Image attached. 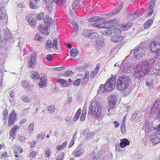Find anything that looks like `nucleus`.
<instances>
[{
  "label": "nucleus",
  "instance_id": "nucleus-47",
  "mask_svg": "<svg viewBox=\"0 0 160 160\" xmlns=\"http://www.w3.org/2000/svg\"><path fill=\"white\" fill-rule=\"evenodd\" d=\"M35 39L36 40H38L40 41H41L43 39V38L41 37V35L39 34H37L35 37Z\"/></svg>",
  "mask_w": 160,
  "mask_h": 160
},
{
  "label": "nucleus",
  "instance_id": "nucleus-9",
  "mask_svg": "<svg viewBox=\"0 0 160 160\" xmlns=\"http://www.w3.org/2000/svg\"><path fill=\"white\" fill-rule=\"evenodd\" d=\"M154 128V130L153 131L151 136V141L154 144H157L160 142V133H159L157 130L155 129ZM157 128V127L156 128Z\"/></svg>",
  "mask_w": 160,
  "mask_h": 160
},
{
  "label": "nucleus",
  "instance_id": "nucleus-22",
  "mask_svg": "<svg viewBox=\"0 0 160 160\" xmlns=\"http://www.w3.org/2000/svg\"><path fill=\"white\" fill-rule=\"evenodd\" d=\"M70 56L73 58L75 57L78 53V50L76 48H72L70 51Z\"/></svg>",
  "mask_w": 160,
  "mask_h": 160
},
{
  "label": "nucleus",
  "instance_id": "nucleus-5",
  "mask_svg": "<svg viewBox=\"0 0 160 160\" xmlns=\"http://www.w3.org/2000/svg\"><path fill=\"white\" fill-rule=\"evenodd\" d=\"M150 51L152 53L155 54V58H157L160 55V43L156 41H152L149 46Z\"/></svg>",
  "mask_w": 160,
  "mask_h": 160
},
{
  "label": "nucleus",
  "instance_id": "nucleus-6",
  "mask_svg": "<svg viewBox=\"0 0 160 160\" xmlns=\"http://www.w3.org/2000/svg\"><path fill=\"white\" fill-rule=\"evenodd\" d=\"M128 57V56L126 57L123 62L121 64L122 68H121V69L122 71L123 72L129 73L130 72V69L135 68L134 67H133L131 65V63H130L129 60L127 61Z\"/></svg>",
  "mask_w": 160,
  "mask_h": 160
},
{
  "label": "nucleus",
  "instance_id": "nucleus-39",
  "mask_svg": "<svg viewBox=\"0 0 160 160\" xmlns=\"http://www.w3.org/2000/svg\"><path fill=\"white\" fill-rule=\"evenodd\" d=\"M34 124L33 123L30 124L28 128V133H29L30 134L32 133L33 131V128Z\"/></svg>",
  "mask_w": 160,
  "mask_h": 160
},
{
  "label": "nucleus",
  "instance_id": "nucleus-13",
  "mask_svg": "<svg viewBox=\"0 0 160 160\" xmlns=\"http://www.w3.org/2000/svg\"><path fill=\"white\" fill-rule=\"evenodd\" d=\"M104 38L103 37L98 38L95 42V47L97 49H100L103 46V44L104 42Z\"/></svg>",
  "mask_w": 160,
  "mask_h": 160
},
{
  "label": "nucleus",
  "instance_id": "nucleus-29",
  "mask_svg": "<svg viewBox=\"0 0 160 160\" xmlns=\"http://www.w3.org/2000/svg\"><path fill=\"white\" fill-rule=\"evenodd\" d=\"M31 78L32 79H37L39 78V75L38 73L36 72H32L31 73Z\"/></svg>",
  "mask_w": 160,
  "mask_h": 160
},
{
  "label": "nucleus",
  "instance_id": "nucleus-52",
  "mask_svg": "<svg viewBox=\"0 0 160 160\" xmlns=\"http://www.w3.org/2000/svg\"><path fill=\"white\" fill-rule=\"evenodd\" d=\"M98 34L96 32H91L90 34V37L92 38H94V37H98Z\"/></svg>",
  "mask_w": 160,
  "mask_h": 160
},
{
  "label": "nucleus",
  "instance_id": "nucleus-17",
  "mask_svg": "<svg viewBox=\"0 0 160 160\" xmlns=\"http://www.w3.org/2000/svg\"><path fill=\"white\" fill-rule=\"evenodd\" d=\"M121 142L119 145L120 147L122 148H124L127 145L129 144V141L127 139L124 138L121 139Z\"/></svg>",
  "mask_w": 160,
  "mask_h": 160
},
{
  "label": "nucleus",
  "instance_id": "nucleus-41",
  "mask_svg": "<svg viewBox=\"0 0 160 160\" xmlns=\"http://www.w3.org/2000/svg\"><path fill=\"white\" fill-rule=\"evenodd\" d=\"M58 39L55 38L53 40L52 46L54 49H56L57 48V43Z\"/></svg>",
  "mask_w": 160,
  "mask_h": 160
},
{
  "label": "nucleus",
  "instance_id": "nucleus-25",
  "mask_svg": "<svg viewBox=\"0 0 160 160\" xmlns=\"http://www.w3.org/2000/svg\"><path fill=\"white\" fill-rule=\"evenodd\" d=\"M132 25V22H129L126 25L122 24L121 25L122 30L126 31L129 29Z\"/></svg>",
  "mask_w": 160,
  "mask_h": 160
},
{
  "label": "nucleus",
  "instance_id": "nucleus-2",
  "mask_svg": "<svg viewBox=\"0 0 160 160\" xmlns=\"http://www.w3.org/2000/svg\"><path fill=\"white\" fill-rule=\"evenodd\" d=\"M131 82L132 80L128 76L123 75L118 78L116 85L118 89L123 90L127 88Z\"/></svg>",
  "mask_w": 160,
  "mask_h": 160
},
{
  "label": "nucleus",
  "instance_id": "nucleus-31",
  "mask_svg": "<svg viewBox=\"0 0 160 160\" xmlns=\"http://www.w3.org/2000/svg\"><path fill=\"white\" fill-rule=\"evenodd\" d=\"M28 21L30 23L31 26L34 27L35 26L36 24L35 21L32 17H30L28 18Z\"/></svg>",
  "mask_w": 160,
  "mask_h": 160
},
{
  "label": "nucleus",
  "instance_id": "nucleus-61",
  "mask_svg": "<svg viewBox=\"0 0 160 160\" xmlns=\"http://www.w3.org/2000/svg\"><path fill=\"white\" fill-rule=\"evenodd\" d=\"M106 26V25L105 26L104 24H103V23L102 24H98V25L97 27L98 28H102L103 29L104 28H105V27Z\"/></svg>",
  "mask_w": 160,
  "mask_h": 160
},
{
  "label": "nucleus",
  "instance_id": "nucleus-26",
  "mask_svg": "<svg viewBox=\"0 0 160 160\" xmlns=\"http://www.w3.org/2000/svg\"><path fill=\"white\" fill-rule=\"evenodd\" d=\"M81 108H79L77 111L76 113L75 114L73 118V120L75 122L76 121L78 120L81 113Z\"/></svg>",
  "mask_w": 160,
  "mask_h": 160
},
{
  "label": "nucleus",
  "instance_id": "nucleus-63",
  "mask_svg": "<svg viewBox=\"0 0 160 160\" xmlns=\"http://www.w3.org/2000/svg\"><path fill=\"white\" fill-rule=\"evenodd\" d=\"M97 75V74L95 73L93 71L90 74V77L91 78H95L96 76Z\"/></svg>",
  "mask_w": 160,
  "mask_h": 160
},
{
  "label": "nucleus",
  "instance_id": "nucleus-15",
  "mask_svg": "<svg viewBox=\"0 0 160 160\" xmlns=\"http://www.w3.org/2000/svg\"><path fill=\"white\" fill-rule=\"evenodd\" d=\"M123 5L122 2L116 8L114 9L112 12H110L109 14V15L111 16L113 15V14H116L119 12L120 11L122 8Z\"/></svg>",
  "mask_w": 160,
  "mask_h": 160
},
{
  "label": "nucleus",
  "instance_id": "nucleus-58",
  "mask_svg": "<svg viewBox=\"0 0 160 160\" xmlns=\"http://www.w3.org/2000/svg\"><path fill=\"white\" fill-rule=\"evenodd\" d=\"M28 82L26 81H23L22 82V87L26 88L28 86Z\"/></svg>",
  "mask_w": 160,
  "mask_h": 160
},
{
  "label": "nucleus",
  "instance_id": "nucleus-51",
  "mask_svg": "<svg viewBox=\"0 0 160 160\" xmlns=\"http://www.w3.org/2000/svg\"><path fill=\"white\" fill-rule=\"evenodd\" d=\"M81 80V79L80 78L76 79L73 83V85L77 86L79 85Z\"/></svg>",
  "mask_w": 160,
  "mask_h": 160
},
{
  "label": "nucleus",
  "instance_id": "nucleus-1",
  "mask_svg": "<svg viewBox=\"0 0 160 160\" xmlns=\"http://www.w3.org/2000/svg\"><path fill=\"white\" fill-rule=\"evenodd\" d=\"M151 61L155 62V60L151 58L150 60H147L144 61H142L140 64L137 65L135 69L134 74L136 78L135 81L138 82L139 79L142 78L148 72V69L151 67Z\"/></svg>",
  "mask_w": 160,
  "mask_h": 160
},
{
  "label": "nucleus",
  "instance_id": "nucleus-50",
  "mask_svg": "<svg viewBox=\"0 0 160 160\" xmlns=\"http://www.w3.org/2000/svg\"><path fill=\"white\" fill-rule=\"evenodd\" d=\"M65 76H68L73 74V73L71 71L68 70L66 71L64 74Z\"/></svg>",
  "mask_w": 160,
  "mask_h": 160
},
{
  "label": "nucleus",
  "instance_id": "nucleus-62",
  "mask_svg": "<svg viewBox=\"0 0 160 160\" xmlns=\"http://www.w3.org/2000/svg\"><path fill=\"white\" fill-rule=\"evenodd\" d=\"M37 152L35 151H32L30 153V156L33 158L35 157L36 155Z\"/></svg>",
  "mask_w": 160,
  "mask_h": 160
},
{
  "label": "nucleus",
  "instance_id": "nucleus-46",
  "mask_svg": "<svg viewBox=\"0 0 160 160\" xmlns=\"http://www.w3.org/2000/svg\"><path fill=\"white\" fill-rule=\"evenodd\" d=\"M6 17L5 13L2 12V13H0V20L3 21L5 19Z\"/></svg>",
  "mask_w": 160,
  "mask_h": 160
},
{
  "label": "nucleus",
  "instance_id": "nucleus-3",
  "mask_svg": "<svg viewBox=\"0 0 160 160\" xmlns=\"http://www.w3.org/2000/svg\"><path fill=\"white\" fill-rule=\"evenodd\" d=\"M146 49V48L141 44L139 45L138 48H135L132 50L128 56L132 58H134L137 59H141L146 56L145 53Z\"/></svg>",
  "mask_w": 160,
  "mask_h": 160
},
{
  "label": "nucleus",
  "instance_id": "nucleus-45",
  "mask_svg": "<svg viewBox=\"0 0 160 160\" xmlns=\"http://www.w3.org/2000/svg\"><path fill=\"white\" fill-rule=\"evenodd\" d=\"M146 128L147 129H152V130H153L154 128H153L152 127V122H147L146 125Z\"/></svg>",
  "mask_w": 160,
  "mask_h": 160
},
{
  "label": "nucleus",
  "instance_id": "nucleus-57",
  "mask_svg": "<svg viewBox=\"0 0 160 160\" xmlns=\"http://www.w3.org/2000/svg\"><path fill=\"white\" fill-rule=\"evenodd\" d=\"M14 92V90H12L9 91V95L11 98H13L15 96V95Z\"/></svg>",
  "mask_w": 160,
  "mask_h": 160
},
{
  "label": "nucleus",
  "instance_id": "nucleus-20",
  "mask_svg": "<svg viewBox=\"0 0 160 160\" xmlns=\"http://www.w3.org/2000/svg\"><path fill=\"white\" fill-rule=\"evenodd\" d=\"M106 88L105 84L104 85L102 84L101 85L99 88V89H98L97 93L98 94H100L101 93L105 92L108 91L107 90V89Z\"/></svg>",
  "mask_w": 160,
  "mask_h": 160
},
{
  "label": "nucleus",
  "instance_id": "nucleus-21",
  "mask_svg": "<svg viewBox=\"0 0 160 160\" xmlns=\"http://www.w3.org/2000/svg\"><path fill=\"white\" fill-rule=\"evenodd\" d=\"M153 22V21L152 19H149L144 24V27L145 29L149 28Z\"/></svg>",
  "mask_w": 160,
  "mask_h": 160
},
{
  "label": "nucleus",
  "instance_id": "nucleus-36",
  "mask_svg": "<svg viewBox=\"0 0 160 160\" xmlns=\"http://www.w3.org/2000/svg\"><path fill=\"white\" fill-rule=\"evenodd\" d=\"M101 17L98 18L96 16L90 18L89 19L88 21L90 22H94L98 21V20H100L101 19Z\"/></svg>",
  "mask_w": 160,
  "mask_h": 160
},
{
  "label": "nucleus",
  "instance_id": "nucleus-27",
  "mask_svg": "<svg viewBox=\"0 0 160 160\" xmlns=\"http://www.w3.org/2000/svg\"><path fill=\"white\" fill-rule=\"evenodd\" d=\"M45 19L44 18L45 24L48 27H50V26L52 24V18L48 17H47L46 20H45Z\"/></svg>",
  "mask_w": 160,
  "mask_h": 160
},
{
  "label": "nucleus",
  "instance_id": "nucleus-49",
  "mask_svg": "<svg viewBox=\"0 0 160 160\" xmlns=\"http://www.w3.org/2000/svg\"><path fill=\"white\" fill-rule=\"evenodd\" d=\"M44 13L42 12L40 13L37 16V18L39 20H42L43 18Z\"/></svg>",
  "mask_w": 160,
  "mask_h": 160
},
{
  "label": "nucleus",
  "instance_id": "nucleus-48",
  "mask_svg": "<svg viewBox=\"0 0 160 160\" xmlns=\"http://www.w3.org/2000/svg\"><path fill=\"white\" fill-rule=\"evenodd\" d=\"M22 99L23 101L26 102H28L29 100L28 97L25 95H23L22 96Z\"/></svg>",
  "mask_w": 160,
  "mask_h": 160
},
{
  "label": "nucleus",
  "instance_id": "nucleus-11",
  "mask_svg": "<svg viewBox=\"0 0 160 160\" xmlns=\"http://www.w3.org/2000/svg\"><path fill=\"white\" fill-rule=\"evenodd\" d=\"M84 152L83 149L81 147V146L79 145L73 151L72 154L75 155V157H79L81 156Z\"/></svg>",
  "mask_w": 160,
  "mask_h": 160
},
{
  "label": "nucleus",
  "instance_id": "nucleus-7",
  "mask_svg": "<svg viewBox=\"0 0 160 160\" xmlns=\"http://www.w3.org/2000/svg\"><path fill=\"white\" fill-rule=\"evenodd\" d=\"M117 95L113 94L108 97L109 101L108 108V112L111 110H113L114 108L117 100Z\"/></svg>",
  "mask_w": 160,
  "mask_h": 160
},
{
  "label": "nucleus",
  "instance_id": "nucleus-10",
  "mask_svg": "<svg viewBox=\"0 0 160 160\" xmlns=\"http://www.w3.org/2000/svg\"><path fill=\"white\" fill-rule=\"evenodd\" d=\"M160 110V101L159 99H157L154 102L153 106L152 107L151 113L154 114Z\"/></svg>",
  "mask_w": 160,
  "mask_h": 160
},
{
  "label": "nucleus",
  "instance_id": "nucleus-33",
  "mask_svg": "<svg viewBox=\"0 0 160 160\" xmlns=\"http://www.w3.org/2000/svg\"><path fill=\"white\" fill-rule=\"evenodd\" d=\"M138 17V14H135V13H133L132 14H129L128 15V20L132 21L133 19H134Z\"/></svg>",
  "mask_w": 160,
  "mask_h": 160
},
{
  "label": "nucleus",
  "instance_id": "nucleus-4",
  "mask_svg": "<svg viewBox=\"0 0 160 160\" xmlns=\"http://www.w3.org/2000/svg\"><path fill=\"white\" fill-rule=\"evenodd\" d=\"M88 114L95 118H98L101 114L102 109L100 104L98 102L92 103L89 108Z\"/></svg>",
  "mask_w": 160,
  "mask_h": 160
},
{
  "label": "nucleus",
  "instance_id": "nucleus-55",
  "mask_svg": "<svg viewBox=\"0 0 160 160\" xmlns=\"http://www.w3.org/2000/svg\"><path fill=\"white\" fill-rule=\"evenodd\" d=\"M64 155V153L62 152V153H60V155L58 157L56 160H62L63 158Z\"/></svg>",
  "mask_w": 160,
  "mask_h": 160
},
{
  "label": "nucleus",
  "instance_id": "nucleus-12",
  "mask_svg": "<svg viewBox=\"0 0 160 160\" xmlns=\"http://www.w3.org/2000/svg\"><path fill=\"white\" fill-rule=\"evenodd\" d=\"M16 118V115L15 112L14 111H13L9 115L8 123V125L9 127H11L12 125L14 123Z\"/></svg>",
  "mask_w": 160,
  "mask_h": 160
},
{
  "label": "nucleus",
  "instance_id": "nucleus-18",
  "mask_svg": "<svg viewBox=\"0 0 160 160\" xmlns=\"http://www.w3.org/2000/svg\"><path fill=\"white\" fill-rule=\"evenodd\" d=\"M48 26H46L45 25H40L39 26V30L44 35L48 32Z\"/></svg>",
  "mask_w": 160,
  "mask_h": 160
},
{
  "label": "nucleus",
  "instance_id": "nucleus-38",
  "mask_svg": "<svg viewBox=\"0 0 160 160\" xmlns=\"http://www.w3.org/2000/svg\"><path fill=\"white\" fill-rule=\"evenodd\" d=\"M52 1H51V0H50L48 1V3H46V4L47 5V8L49 12H51L52 9Z\"/></svg>",
  "mask_w": 160,
  "mask_h": 160
},
{
  "label": "nucleus",
  "instance_id": "nucleus-42",
  "mask_svg": "<svg viewBox=\"0 0 160 160\" xmlns=\"http://www.w3.org/2000/svg\"><path fill=\"white\" fill-rule=\"evenodd\" d=\"M51 150L49 148H48L47 150L45 152V155L47 158H49L51 154Z\"/></svg>",
  "mask_w": 160,
  "mask_h": 160
},
{
  "label": "nucleus",
  "instance_id": "nucleus-60",
  "mask_svg": "<svg viewBox=\"0 0 160 160\" xmlns=\"http://www.w3.org/2000/svg\"><path fill=\"white\" fill-rule=\"evenodd\" d=\"M158 119H160V109L154 114Z\"/></svg>",
  "mask_w": 160,
  "mask_h": 160
},
{
  "label": "nucleus",
  "instance_id": "nucleus-40",
  "mask_svg": "<svg viewBox=\"0 0 160 160\" xmlns=\"http://www.w3.org/2000/svg\"><path fill=\"white\" fill-rule=\"evenodd\" d=\"M91 30L89 29H86L84 30L83 34L86 37H90L91 33Z\"/></svg>",
  "mask_w": 160,
  "mask_h": 160
},
{
  "label": "nucleus",
  "instance_id": "nucleus-23",
  "mask_svg": "<svg viewBox=\"0 0 160 160\" xmlns=\"http://www.w3.org/2000/svg\"><path fill=\"white\" fill-rule=\"evenodd\" d=\"M35 62V57L33 56H31L29 62V67L32 68L33 67V66H34Z\"/></svg>",
  "mask_w": 160,
  "mask_h": 160
},
{
  "label": "nucleus",
  "instance_id": "nucleus-32",
  "mask_svg": "<svg viewBox=\"0 0 160 160\" xmlns=\"http://www.w3.org/2000/svg\"><path fill=\"white\" fill-rule=\"evenodd\" d=\"M7 40L4 38H0V48H3L6 45Z\"/></svg>",
  "mask_w": 160,
  "mask_h": 160
},
{
  "label": "nucleus",
  "instance_id": "nucleus-56",
  "mask_svg": "<svg viewBox=\"0 0 160 160\" xmlns=\"http://www.w3.org/2000/svg\"><path fill=\"white\" fill-rule=\"evenodd\" d=\"M92 158L93 160H100L99 156L97 154H94L92 156Z\"/></svg>",
  "mask_w": 160,
  "mask_h": 160
},
{
  "label": "nucleus",
  "instance_id": "nucleus-28",
  "mask_svg": "<svg viewBox=\"0 0 160 160\" xmlns=\"http://www.w3.org/2000/svg\"><path fill=\"white\" fill-rule=\"evenodd\" d=\"M119 21L118 19H114L112 20L109 21H105L103 22V24H104L105 26L106 25H110V24H117L118 23Z\"/></svg>",
  "mask_w": 160,
  "mask_h": 160
},
{
  "label": "nucleus",
  "instance_id": "nucleus-37",
  "mask_svg": "<svg viewBox=\"0 0 160 160\" xmlns=\"http://www.w3.org/2000/svg\"><path fill=\"white\" fill-rule=\"evenodd\" d=\"M86 110L84 109V108H83L82 111V112L81 114V118H80V121L81 122H83L84 120L86 117Z\"/></svg>",
  "mask_w": 160,
  "mask_h": 160
},
{
  "label": "nucleus",
  "instance_id": "nucleus-35",
  "mask_svg": "<svg viewBox=\"0 0 160 160\" xmlns=\"http://www.w3.org/2000/svg\"><path fill=\"white\" fill-rule=\"evenodd\" d=\"M47 110H48L49 112L51 113H53L55 110V107L53 105H51L49 107H47Z\"/></svg>",
  "mask_w": 160,
  "mask_h": 160
},
{
  "label": "nucleus",
  "instance_id": "nucleus-30",
  "mask_svg": "<svg viewBox=\"0 0 160 160\" xmlns=\"http://www.w3.org/2000/svg\"><path fill=\"white\" fill-rule=\"evenodd\" d=\"M66 0H52V2L55 3V4L58 5H61L65 3Z\"/></svg>",
  "mask_w": 160,
  "mask_h": 160
},
{
  "label": "nucleus",
  "instance_id": "nucleus-24",
  "mask_svg": "<svg viewBox=\"0 0 160 160\" xmlns=\"http://www.w3.org/2000/svg\"><path fill=\"white\" fill-rule=\"evenodd\" d=\"M57 82H60L64 87H67L68 85V82L63 79H58L57 81Z\"/></svg>",
  "mask_w": 160,
  "mask_h": 160
},
{
  "label": "nucleus",
  "instance_id": "nucleus-44",
  "mask_svg": "<svg viewBox=\"0 0 160 160\" xmlns=\"http://www.w3.org/2000/svg\"><path fill=\"white\" fill-rule=\"evenodd\" d=\"M113 32L115 34L118 35L121 34V33L120 30L116 28H115L113 29Z\"/></svg>",
  "mask_w": 160,
  "mask_h": 160
},
{
  "label": "nucleus",
  "instance_id": "nucleus-34",
  "mask_svg": "<svg viewBox=\"0 0 160 160\" xmlns=\"http://www.w3.org/2000/svg\"><path fill=\"white\" fill-rule=\"evenodd\" d=\"M47 78L46 77L42 78L40 79V82L39 83L40 85L44 87L46 83Z\"/></svg>",
  "mask_w": 160,
  "mask_h": 160
},
{
  "label": "nucleus",
  "instance_id": "nucleus-16",
  "mask_svg": "<svg viewBox=\"0 0 160 160\" xmlns=\"http://www.w3.org/2000/svg\"><path fill=\"white\" fill-rule=\"evenodd\" d=\"M18 129V127L17 125H14V127L12 128L10 132V136L12 138L16 137L17 134V130Z\"/></svg>",
  "mask_w": 160,
  "mask_h": 160
},
{
  "label": "nucleus",
  "instance_id": "nucleus-14",
  "mask_svg": "<svg viewBox=\"0 0 160 160\" xmlns=\"http://www.w3.org/2000/svg\"><path fill=\"white\" fill-rule=\"evenodd\" d=\"M106 25L105 28H103L104 29L102 31V33L103 35V36L104 35L110 36L112 33V31L110 29V27L111 25L108 24Z\"/></svg>",
  "mask_w": 160,
  "mask_h": 160
},
{
  "label": "nucleus",
  "instance_id": "nucleus-8",
  "mask_svg": "<svg viewBox=\"0 0 160 160\" xmlns=\"http://www.w3.org/2000/svg\"><path fill=\"white\" fill-rule=\"evenodd\" d=\"M116 78L115 77L111 78L109 80H107L105 83V87L108 91L113 89L116 86Z\"/></svg>",
  "mask_w": 160,
  "mask_h": 160
},
{
  "label": "nucleus",
  "instance_id": "nucleus-53",
  "mask_svg": "<svg viewBox=\"0 0 160 160\" xmlns=\"http://www.w3.org/2000/svg\"><path fill=\"white\" fill-rule=\"evenodd\" d=\"M30 7L33 9H35L37 8V4L35 3H33L32 2H30L29 3Z\"/></svg>",
  "mask_w": 160,
  "mask_h": 160
},
{
  "label": "nucleus",
  "instance_id": "nucleus-59",
  "mask_svg": "<svg viewBox=\"0 0 160 160\" xmlns=\"http://www.w3.org/2000/svg\"><path fill=\"white\" fill-rule=\"evenodd\" d=\"M138 114L136 113H133L132 115V117L131 118V120L132 121L133 120H134L135 119H136L137 118V116Z\"/></svg>",
  "mask_w": 160,
  "mask_h": 160
},
{
  "label": "nucleus",
  "instance_id": "nucleus-43",
  "mask_svg": "<svg viewBox=\"0 0 160 160\" xmlns=\"http://www.w3.org/2000/svg\"><path fill=\"white\" fill-rule=\"evenodd\" d=\"M52 42L51 41L49 40L46 42V48L47 49L51 48L52 46Z\"/></svg>",
  "mask_w": 160,
  "mask_h": 160
},
{
  "label": "nucleus",
  "instance_id": "nucleus-19",
  "mask_svg": "<svg viewBox=\"0 0 160 160\" xmlns=\"http://www.w3.org/2000/svg\"><path fill=\"white\" fill-rule=\"evenodd\" d=\"M123 36L118 35H115L113 37H112V41L114 42H118L121 41L123 39Z\"/></svg>",
  "mask_w": 160,
  "mask_h": 160
},
{
  "label": "nucleus",
  "instance_id": "nucleus-54",
  "mask_svg": "<svg viewBox=\"0 0 160 160\" xmlns=\"http://www.w3.org/2000/svg\"><path fill=\"white\" fill-rule=\"evenodd\" d=\"M5 38L7 41H10L12 40V36L11 34H9L6 35Z\"/></svg>",
  "mask_w": 160,
  "mask_h": 160
},
{
  "label": "nucleus",
  "instance_id": "nucleus-64",
  "mask_svg": "<svg viewBox=\"0 0 160 160\" xmlns=\"http://www.w3.org/2000/svg\"><path fill=\"white\" fill-rule=\"evenodd\" d=\"M52 58V56L51 55H48L46 56L47 59L49 61H51Z\"/></svg>",
  "mask_w": 160,
  "mask_h": 160
}]
</instances>
